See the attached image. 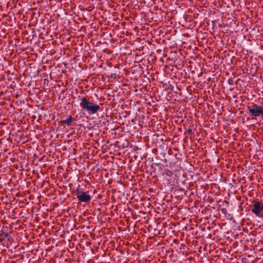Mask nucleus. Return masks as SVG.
<instances>
[{"mask_svg": "<svg viewBox=\"0 0 263 263\" xmlns=\"http://www.w3.org/2000/svg\"><path fill=\"white\" fill-rule=\"evenodd\" d=\"M251 211L256 216H260V213L263 212V203L259 202H255Z\"/></svg>", "mask_w": 263, "mask_h": 263, "instance_id": "nucleus-3", "label": "nucleus"}, {"mask_svg": "<svg viewBox=\"0 0 263 263\" xmlns=\"http://www.w3.org/2000/svg\"><path fill=\"white\" fill-rule=\"evenodd\" d=\"M251 116L255 117H263V107L256 104H252L248 107Z\"/></svg>", "mask_w": 263, "mask_h": 263, "instance_id": "nucleus-2", "label": "nucleus"}, {"mask_svg": "<svg viewBox=\"0 0 263 263\" xmlns=\"http://www.w3.org/2000/svg\"><path fill=\"white\" fill-rule=\"evenodd\" d=\"M80 105L83 110L91 114H95L100 109L99 105L90 102L85 97H83L80 99Z\"/></svg>", "mask_w": 263, "mask_h": 263, "instance_id": "nucleus-1", "label": "nucleus"}, {"mask_svg": "<svg viewBox=\"0 0 263 263\" xmlns=\"http://www.w3.org/2000/svg\"><path fill=\"white\" fill-rule=\"evenodd\" d=\"M72 122L71 117H70L69 118H67V119L65 120L63 122L68 124L70 125Z\"/></svg>", "mask_w": 263, "mask_h": 263, "instance_id": "nucleus-5", "label": "nucleus"}, {"mask_svg": "<svg viewBox=\"0 0 263 263\" xmlns=\"http://www.w3.org/2000/svg\"><path fill=\"white\" fill-rule=\"evenodd\" d=\"M77 198L81 202H87L91 199L90 196L86 192L78 191Z\"/></svg>", "mask_w": 263, "mask_h": 263, "instance_id": "nucleus-4", "label": "nucleus"}]
</instances>
